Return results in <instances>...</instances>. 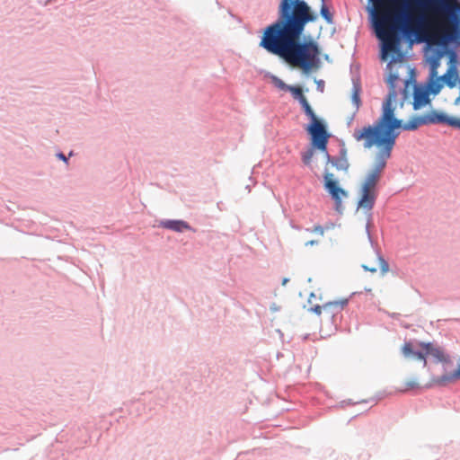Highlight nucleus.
I'll use <instances>...</instances> for the list:
<instances>
[{"mask_svg":"<svg viewBox=\"0 0 460 460\" xmlns=\"http://www.w3.org/2000/svg\"><path fill=\"white\" fill-rule=\"evenodd\" d=\"M287 282H288V279H283V281H282V284H283V285H286V284H287Z\"/></svg>","mask_w":460,"mask_h":460,"instance_id":"25","label":"nucleus"},{"mask_svg":"<svg viewBox=\"0 0 460 460\" xmlns=\"http://www.w3.org/2000/svg\"><path fill=\"white\" fill-rule=\"evenodd\" d=\"M327 153V149L324 151ZM328 163H331L334 167H336L340 171H347L349 168V162L346 158L345 154L341 155L340 157L331 158L328 154H326Z\"/></svg>","mask_w":460,"mask_h":460,"instance_id":"14","label":"nucleus"},{"mask_svg":"<svg viewBox=\"0 0 460 460\" xmlns=\"http://www.w3.org/2000/svg\"><path fill=\"white\" fill-rule=\"evenodd\" d=\"M399 82H401L404 84V89L402 91L404 99H406L409 95L408 88L410 86H412V88L414 89L413 103H412L414 110H419L429 102V101H430L429 96V93L427 90L418 88L415 85H411V82L409 79H402L400 76H399V79L395 83V86L397 85V84Z\"/></svg>","mask_w":460,"mask_h":460,"instance_id":"9","label":"nucleus"},{"mask_svg":"<svg viewBox=\"0 0 460 460\" xmlns=\"http://www.w3.org/2000/svg\"><path fill=\"white\" fill-rule=\"evenodd\" d=\"M362 268L371 273L380 270L382 275L385 274L389 270L388 263L384 260L380 253L374 249L370 250L364 256Z\"/></svg>","mask_w":460,"mask_h":460,"instance_id":"8","label":"nucleus"},{"mask_svg":"<svg viewBox=\"0 0 460 460\" xmlns=\"http://www.w3.org/2000/svg\"><path fill=\"white\" fill-rule=\"evenodd\" d=\"M326 0H323V2L324 3Z\"/></svg>","mask_w":460,"mask_h":460,"instance_id":"26","label":"nucleus"},{"mask_svg":"<svg viewBox=\"0 0 460 460\" xmlns=\"http://www.w3.org/2000/svg\"><path fill=\"white\" fill-rule=\"evenodd\" d=\"M458 46H460V44H457Z\"/></svg>","mask_w":460,"mask_h":460,"instance_id":"27","label":"nucleus"},{"mask_svg":"<svg viewBox=\"0 0 460 460\" xmlns=\"http://www.w3.org/2000/svg\"><path fill=\"white\" fill-rule=\"evenodd\" d=\"M160 226L175 232L190 229L189 224L182 220H164L160 223Z\"/></svg>","mask_w":460,"mask_h":460,"instance_id":"11","label":"nucleus"},{"mask_svg":"<svg viewBox=\"0 0 460 460\" xmlns=\"http://www.w3.org/2000/svg\"><path fill=\"white\" fill-rule=\"evenodd\" d=\"M388 158L377 152L373 168L367 174L359 190L358 208L370 211L377 198V183L386 166Z\"/></svg>","mask_w":460,"mask_h":460,"instance_id":"5","label":"nucleus"},{"mask_svg":"<svg viewBox=\"0 0 460 460\" xmlns=\"http://www.w3.org/2000/svg\"><path fill=\"white\" fill-rule=\"evenodd\" d=\"M288 91L299 102L305 114L311 120L305 129L311 135L313 146L321 151H325L329 135L324 124L317 118L306 97L304 95L302 88L300 86L290 85Z\"/></svg>","mask_w":460,"mask_h":460,"instance_id":"4","label":"nucleus"},{"mask_svg":"<svg viewBox=\"0 0 460 460\" xmlns=\"http://www.w3.org/2000/svg\"><path fill=\"white\" fill-rule=\"evenodd\" d=\"M371 21L381 41V58L400 52L401 37L422 31L430 44H460L459 0H369Z\"/></svg>","mask_w":460,"mask_h":460,"instance_id":"1","label":"nucleus"},{"mask_svg":"<svg viewBox=\"0 0 460 460\" xmlns=\"http://www.w3.org/2000/svg\"><path fill=\"white\" fill-rule=\"evenodd\" d=\"M387 69L389 70V76L386 82L389 86V93L382 104L381 115L373 125L354 130L353 137L356 141L363 142V146L367 149L376 147L378 153L389 159L401 129L415 130L421 125L429 124L446 125L460 129V113L447 115L437 110L429 111L421 116L412 117L403 123L402 119L395 116L397 98L395 83L399 79V71L408 72L409 66L402 62L397 63L393 59L388 63Z\"/></svg>","mask_w":460,"mask_h":460,"instance_id":"2","label":"nucleus"},{"mask_svg":"<svg viewBox=\"0 0 460 460\" xmlns=\"http://www.w3.org/2000/svg\"><path fill=\"white\" fill-rule=\"evenodd\" d=\"M312 232H313V233H315V234H320V235H322V236H323V234H324V229H323V226H314V228H313V230H312Z\"/></svg>","mask_w":460,"mask_h":460,"instance_id":"21","label":"nucleus"},{"mask_svg":"<svg viewBox=\"0 0 460 460\" xmlns=\"http://www.w3.org/2000/svg\"><path fill=\"white\" fill-rule=\"evenodd\" d=\"M317 84H318V86H319V87H320V86H323V81H318V82H317Z\"/></svg>","mask_w":460,"mask_h":460,"instance_id":"24","label":"nucleus"},{"mask_svg":"<svg viewBox=\"0 0 460 460\" xmlns=\"http://www.w3.org/2000/svg\"><path fill=\"white\" fill-rule=\"evenodd\" d=\"M429 79L430 80L429 83V91L428 92L431 93L433 94H438L440 92L443 84H445L442 80V76H440V77H438V75L436 77L429 76Z\"/></svg>","mask_w":460,"mask_h":460,"instance_id":"15","label":"nucleus"},{"mask_svg":"<svg viewBox=\"0 0 460 460\" xmlns=\"http://www.w3.org/2000/svg\"><path fill=\"white\" fill-rule=\"evenodd\" d=\"M314 155V150L313 148L308 149L302 155V161L305 165H310L313 156Z\"/></svg>","mask_w":460,"mask_h":460,"instance_id":"18","label":"nucleus"},{"mask_svg":"<svg viewBox=\"0 0 460 460\" xmlns=\"http://www.w3.org/2000/svg\"><path fill=\"white\" fill-rule=\"evenodd\" d=\"M352 102H354V104L357 108L359 107V105H360L359 88L357 86H354V88H353Z\"/></svg>","mask_w":460,"mask_h":460,"instance_id":"19","label":"nucleus"},{"mask_svg":"<svg viewBox=\"0 0 460 460\" xmlns=\"http://www.w3.org/2000/svg\"><path fill=\"white\" fill-rule=\"evenodd\" d=\"M274 84L280 90L288 91L290 85L286 84L281 79L274 77Z\"/></svg>","mask_w":460,"mask_h":460,"instance_id":"20","label":"nucleus"},{"mask_svg":"<svg viewBox=\"0 0 460 460\" xmlns=\"http://www.w3.org/2000/svg\"><path fill=\"white\" fill-rule=\"evenodd\" d=\"M58 157L64 161H66V156L62 153L58 154Z\"/></svg>","mask_w":460,"mask_h":460,"instance_id":"23","label":"nucleus"},{"mask_svg":"<svg viewBox=\"0 0 460 460\" xmlns=\"http://www.w3.org/2000/svg\"><path fill=\"white\" fill-rule=\"evenodd\" d=\"M321 15L328 23H332V14L329 11L328 7L323 4L320 10Z\"/></svg>","mask_w":460,"mask_h":460,"instance_id":"17","label":"nucleus"},{"mask_svg":"<svg viewBox=\"0 0 460 460\" xmlns=\"http://www.w3.org/2000/svg\"><path fill=\"white\" fill-rule=\"evenodd\" d=\"M319 243V241L317 240H311V241H308L305 243V246H309V245H314V244H318Z\"/></svg>","mask_w":460,"mask_h":460,"instance_id":"22","label":"nucleus"},{"mask_svg":"<svg viewBox=\"0 0 460 460\" xmlns=\"http://www.w3.org/2000/svg\"><path fill=\"white\" fill-rule=\"evenodd\" d=\"M315 16L311 13L303 0H282L279 17L263 33L260 46L262 48H318L312 40L301 42V34L309 22Z\"/></svg>","mask_w":460,"mask_h":460,"instance_id":"3","label":"nucleus"},{"mask_svg":"<svg viewBox=\"0 0 460 460\" xmlns=\"http://www.w3.org/2000/svg\"><path fill=\"white\" fill-rule=\"evenodd\" d=\"M443 57V52L436 51L429 58V76L436 77L438 75V68L440 66V60Z\"/></svg>","mask_w":460,"mask_h":460,"instance_id":"13","label":"nucleus"},{"mask_svg":"<svg viewBox=\"0 0 460 460\" xmlns=\"http://www.w3.org/2000/svg\"><path fill=\"white\" fill-rule=\"evenodd\" d=\"M420 387V383L416 380H408L402 384V388H400L401 392H408L411 390L419 389Z\"/></svg>","mask_w":460,"mask_h":460,"instance_id":"16","label":"nucleus"},{"mask_svg":"<svg viewBox=\"0 0 460 460\" xmlns=\"http://www.w3.org/2000/svg\"><path fill=\"white\" fill-rule=\"evenodd\" d=\"M402 356L409 360H418L427 366V358L432 357L436 362L443 365H452V359L445 350L433 342H412L406 341L401 348Z\"/></svg>","mask_w":460,"mask_h":460,"instance_id":"6","label":"nucleus"},{"mask_svg":"<svg viewBox=\"0 0 460 460\" xmlns=\"http://www.w3.org/2000/svg\"><path fill=\"white\" fill-rule=\"evenodd\" d=\"M308 310L320 317V332H323V322L333 323L335 314L340 312L348 303V299L323 301L321 289H315L307 295Z\"/></svg>","mask_w":460,"mask_h":460,"instance_id":"7","label":"nucleus"},{"mask_svg":"<svg viewBox=\"0 0 460 460\" xmlns=\"http://www.w3.org/2000/svg\"><path fill=\"white\" fill-rule=\"evenodd\" d=\"M324 188L335 201L336 209L339 210L342 199L348 195L347 191L339 186L334 174L329 172L324 173Z\"/></svg>","mask_w":460,"mask_h":460,"instance_id":"10","label":"nucleus"},{"mask_svg":"<svg viewBox=\"0 0 460 460\" xmlns=\"http://www.w3.org/2000/svg\"><path fill=\"white\" fill-rule=\"evenodd\" d=\"M460 379V363L457 369L452 373L442 375L439 377L434 378L432 380L433 384L438 385H446L448 383H453L456 380Z\"/></svg>","mask_w":460,"mask_h":460,"instance_id":"12","label":"nucleus"}]
</instances>
